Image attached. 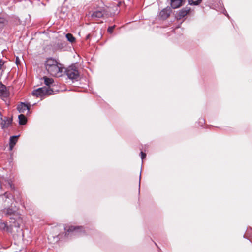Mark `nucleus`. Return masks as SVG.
<instances>
[{"instance_id": "f257e3e1", "label": "nucleus", "mask_w": 252, "mask_h": 252, "mask_svg": "<svg viewBox=\"0 0 252 252\" xmlns=\"http://www.w3.org/2000/svg\"><path fill=\"white\" fill-rule=\"evenodd\" d=\"M46 70L51 75L57 77L62 76L63 65L53 58H48L44 63Z\"/></svg>"}, {"instance_id": "f03ea898", "label": "nucleus", "mask_w": 252, "mask_h": 252, "mask_svg": "<svg viewBox=\"0 0 252 252\" xmlns=\"http://www.w3.org/2000/svg\"><path fill=\"white\" fill-rule=\"evenodd\" d=\"M2 212L6 217L10 218V223H14L16 227H20V222H21V218L20 215L15 210L8 208L2 210Z\"/></svg>"}, {"instance_id": "7ed1b4c3", "label": "nucleus", "mask_w": 252, "mask_h": 252, "mask_svg": "<svg viewBox=\"0 0 252 252\" xmlns=\"http://www.w3.org/2000/svg\"><path fill=\"white\" fill-rule=\"evenodd\" d=\"M43 79L47 86L33 90L32 94H52L53 93V90L50 88V85L53 83V79L47 77H44Z\"/></svg>"}, {"instance_id": "20e7f679", "label": "nucleus", "mask_w": 252, "mask_h": 252, "mask_svg": "<svg viewBox=\"0 0 252 252\" xmlns=\"http://www.w3.org/2000/svg\"><path fill=\"white\" fill-rule=\"evenodd\" d=\"M65 72L66 75L70 79L77 80L79 77L78 70L75 65L69 66Z\"/></svg>"}, {"instance_id": "39448f33", "label": "nucleus", "mask_w": 252, "mask_h": 252, "mask_svg": "<svg viewBox=\"0 0 252 252\" xmlns=\"http://www.w3.org/2000/svg\"><path fill=\"white\" fill-rule=\"evenodd\" d=\"M191 8L188 7L182 8L178 12L177 18L179 19L184 18L188 14H189L191 12Z\"/></svg>"}, {"instance_id": "423d86ee", "label": "nucleus", "mask_w": 252, "mask_h": 252, "mask_svg": "<svg viewBox=\"0 0 252 252\" xmlns=\"http://www.w3.org/2000/svg\"><path fill=\"white\" fill-rule=\"evenodd\" d=\"M1 126L2 129L8 127L12 124V119L8 117H1Z\"/></svg>"}, {"instance_id": "0eeeda50", "label": "nucleus", "mask_w": 252, "mask_h": 252, "mask_svg": "<svg viewBox=\"0 0 252 252\" xmlns=\"http://www.w3.org/2000/svg\"><path fill=\"white\" fill-rule=\"evenodd\" d=\"M64 229L66 230L65 235H68L70 232L76 234L78 232H81L83 231V228L82 226H70L68 229L64 228Z\"/></svg>"}, {"instance_id": "6e6552de", "label": "nucleus", "mask_w": 252, "mask_h": 252, "mask_svg": "<svg viewBox=\"0 0 252 252\" xmlns=\"http://www.w3.org/2000/svg\"><path fill=\"white\" fill-rule=\"evenodd\" d=\"M31 105L29 103H25L21 102L17 106V109L19 113H24L25 111L27 110L28 112H29Z\"/></svg>"}, {"instance_id": "1a4fd4ad", "label": "nucleus", "mask_w": 252, "mask_h": 252, "mask_svg": "<svg viewBox=\"0 0 252 252\" xmlns=\"http://www.w3.org/2000/svg\"><path fill=\"white\" fill-rule=\"evenodd\" d=\"M0 227L3 229L6 230L8 233H12L13 232V228H19V227H16L14 223H11L10 225H8L5 223H2L0 224Z\"/></svg>"}, {"instance_id": "9d476101", "label": "nucleus", "mask_w": 252, "mask_h": 252, "mask_svg": "<svg viewBox=\"0 0 252 252\" xmlns=\"http://www.w3.org/2000/svg\"><path fill=\"white\" fill-rule=\"evenodd\" d=\"M171 9L170 8H165L161 10L159 13V16L163 19H167L170 14Z\"/></svg>"}, {"instance_id": "9b49d317", "label": "nucleus", "mask_w": 252, "mask_h": 252, "mask_svg": "<svg viewBox=\"0 0 252 252\" xmlns=\"http://www.w3.org/2000/svg\"><path fill=\"white\" fill-rule=\"evenodd\" d=\"M186 0H171V7L174 8H178L182 5L183 3Z\"/></svg>"}, {"instance_id": "f8f14e48", "label": "nucleus", "mask_w": 252, "mask_h": 252, "mask_svg": "<svg viewBox=\"0 0 252 252\" xmlns=\"http://www.w3.org/2000/svg\"><path fill=\"white\" fill-rule=\"evenodd\" d=\"M18 137L19 136H13L10 137L9 143V148L10 150H12L14 146L17 142Z\"/></svg>"}, {"instance_id": "ddd939ff", "label": "nucleus", "mask_w": 252, "mask_h": 252, "mask_svg": "<svg viewBox=\"0 0 252 252\" xmlns=\"http://www.w3.org/2000/svg\"><path fill=\"white\" fill-rule=\"evenodd\" d=\"M9 93L6 86L3 85L1 82H0V94H6Z\"/></svg>"}, {"instance_id": "4468645a", "label": "nucleus", "mask_w": 252, "mask_h": 252, "mask_svg": "<svg viewBox=\"0 0 252 252\" xmlns=\"http://www.w3.org/2000/svg\"><path fill=\"white\" fill-rule=\"evenodd\" d=\"M19 123L20 125H25L26 124L27 119L23 114H20L18 116Z\"/></svg>"}, {"instance_id": "2eb2a0df", "label": "nucleus", "mask_w": 252, "mask_h": 252, "mask_svg": "<svg viewBox=\"0 0 252 252\" xmlns=\"http://www.w3.org/2000/svg\"><path fill=\"white\" fill-rule=\"evenodd\" d=\"M103 11L100 10L95 11L94 12L91 16L92 18H101L103 16Z\"/></svg>"}, {"instance_id": "dca6fc26", "label": "nucleus", "mask_w": 252, "mask_h": 252, "mask_svg": "<svg viewBox=\"0 0 252 252\" xmlns=\"http://www.w3.org/2000/svg\"><path fill=\"white\" fill-rule=\"evenodd\" d=\"M66 37L68 41H69L71 43H73L75 41V37L71 33L66 34Z\"/></svg>"}, {"instance_id": "f3484780", "label": "nucleus", "mask_w": 252, "mask_h": 252, "mask_svg": "<svg viewBox=\"0 0 252 252\" xmlns=\"http://www.w3.org/2000/svg\"><path fill=\"white\" fill-rule=\"evenodd\" d=\"M202 0H188L189 3L190 5H198L201 2Z\"/></svg>"}, {"instance_id": "a211bd4d", "label": "nucleus", "mask_w": 252, "mask_h": 252, "mask_svg": "<svg viewBox=\"0 0 252 252\" xmlns=\"http://www.w3.org/2000/svg\"><path fill=\"white\" fill-rule=\"evenodd\" d=\"M114 27L115 26H111V27H109L108 29H107V31L108 32H109L110 33H112L113 31V30L114 29Z\"/></svg>"}, {"instance_id": "6ab92c4d", "label": "nucleus", "mask_w": 252, "mask_h": 252, "mask_svg": "<svg viewBox=\"0 0 252 252\" xmlns=\"http://www.w3.org/2000/svg\"><path fill=\"white\" fill-rule=\"evenodd\" d=\"M4 64V61L2 59H0V70L2 68V66Z\"/></svg>"}, {"instance_id": "aec40b11", "label": "nucleus", "mask_w": 252, "mask_h": 252, "mask_svg": "<svg viewBox=\"0 0 252 252\" xmlns=\"http://www.w3.org/2000/svg\"><path fill=\"white\" fill-rule=\"evenodd\" d=\"M4 196L7 198H10L11 197H12V195L10 193H5L4 194Z\"/></svg>"}, {"instance_id": "412c9836", "label": "nucleus", "mask_w": 252, "mask_h": 252, "mask_svg": "<svg viewBox=\"0 0 252 252\" xmlns=\"http://www.w3.org/2000/svg\"><path fill=\"white\" fill-rule=\"evenodd\" d=\"M141 158L143 160L144 158H145L146 156V155L145 153H144V152H141Z\"/></svg>"}, {"instance_id": "4be33fe9", "label": "nucleus", "mask_w": 252, "mask_h": 252, "mask_svg": "<svg viewBox=\"0 0 252 252\" xmlns=\"http://www.w3.org/2000/svg\"><path fill=\"white\" fill-rule=\"evenodd\" d=\"M20 61L18 57H16L15 63L17 64V65H18L20 63Z\"/></svg>"}, {"instance_id": "5701e85b", "label": "nucleus", "mask_w": 252, "mask_h": 252, "mask_svg": "<svg viewBox=\"0 0 252 252\" xmlns=\"http://www.w3.org/2000/svg\"><path fill=\"white\" fill-rule=\"evenodd\" d=\"M0 96H1L2 98H6L7 95H0Z\"/></svg>"}, {"instance_id": "b1692460", "label": "nucleus", "mask_w": 252, "mask_h": 252, "mask_svg": "<svg viewBox=\"0 0 252 252\" xmlns=\"http://www.w3.org/2000/svg\"><path fill=\"white\" fill-rule=\"evenodd\" d=\"M89 36H90V35H89V34H88V35L87 36L86 38H87V39L89 38Z\"/></svg>"}, {"instance_id": "393cba45", "label": "nucleus", "mask_w": 252, "mask_h": 252, "mask_svg": "<svg viewBox=\"0 0 252 252\" xmlns=\"http://www.w3.org/2000/svg\"><path fill=\"white\" fill-rule=\"evenodd\" d=\"M0 252H2L0 251Z\"/></svg>"}]
</instances>
